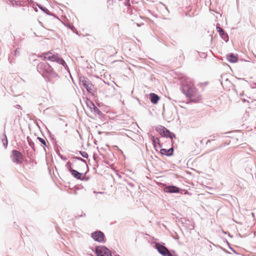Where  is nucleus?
<instances>
[{
	"instance_id": "9d476101",
	"label": "nucleus",
	"mask_w": 256,
	"mask_h": 256,
	"mask_svg": "<svg viewBox=\"0 0 256 256\" xmlns=\"http://www.w3.org/2000/svg\"><path fill=\"white\" fill-rule=\"evenodd\" d=\"M165 191L170 193H178L180 192L178 188L176 186H169L165 188Z\"/></svg>"
},
{
	"instance_id": "6ab92c4d",
	"label": "nucleus",
	"mask_w": 256,
	"mask_h": 256,
	"mask_svg": "<svg viewBox=\"0 0 256 256\" xmlns=\"http://www.w3.org/2000/svg\"><path fill=\"white\" fill-rule=\"evenodd\" d=\"M68 170L71 172V170H73L72 169V167L70 166L68 167Z\"/></svg>"
},
{
	"instance_id": "f257e3e1",
	"label": "nucleus",
	"mask_w": 256,
	"mask_h": 256,
	"mask_svg": "<svg viewBox=\"0 0 256 256\" xmlns=\"http://www.w3.org/2000/svg\"><path fill=\"white\" fill-rule=\"evenodd\" d=\"M182 91L186 96L193 102H199L201 100V96L198 93L194 82L188 78L182 79Z\"/></svg>"
},
{
	"instance_id": "20e7f679",
	"label": "nucleus",
	"mask_w": 256,
	"mask_h": 256,
	"mask_svg": "<svg viewBox=\"0 0 256 256\" xmlns=\"http://www.w3.org/2000/svg\"><path fill=\"white\" fill-rule=\"evenodd\" d=\"M80 80L83 86L86 88L88 92L92 93L94 92V85L87 78L81 76L80 78Z\"/></svg>"
},
{
	"instance_id": "1a4fd4ad",
	"label": "nucleus",
	"mask_w": 256,
	"mask_h": 256,
	"mask_svg": "<svg viewBox=\"0 0 256 256\" xmlns=\"http://www.w3.org/2000/svg\"><path fill=\"white\" fill-rule=\"evenodd\" d=\"M92 237L94 240L98 242H102L104 241V234L100 231H98L92 233Z\"/></svg>"
},
{
	"instance_id": "0eeeda50",
	"label": "nucleus",
	"mask_w": 256,
	"mask_h": 256,
	"mask_svg": "<svg viewBox=\"0 0 256 256\" xmlns=\"http://www.w3.org/2000/svg\"><path fill=\"white\" fill-rule=\"evenodd\" d=\"M96 252L97 256H112L110 250L104 246H97Z\"/></svg>"
},
{
	"instance_id": "ddd939ff",
	"label": "nucleus",
	"mask_w": 256,
	"mask_h": 256,
	"mask_svg": "<svg viewBox=\"0 0 256 256\" xmlns=\"http://www.w3.org/2000/svg\"><path fill=\"white\" fill-rule=\"evenodd\" d=\"M227 60L231 62H236L238 60V56L232 54H228L226 56Z\"/></svg>"
},
{
	"instance_id": "f3484780",
	"label": "nucleus",
	"mask_w": 256,
	"mask_h": 256,
	"mask_svg": "<svg viewBox=\"0 0 256 256\" xmlns=\"http://www.w3.org/2000/svg\"><path fill=\"white\" fill-rule=\"evenodd\" d=\"M38 140L44 146H46V142L44 138H38Z\"/></svg>"
},
{
	"instance_id": "f8f14e48",
	"label": "nucleus",
	"mask_w": 256,
	"mask_h": 256,
	"mask_svg": "<svg viewBox=\"0 0 256 256\" xmlns=\"http://www.w3.org/2000/svg\"><path fill=\"white\" fill-rule=\"evenodd\" d=\"M173 148H170L168 150H166L165 148H162L160 150V153L162 154H165L168 156H171L173 152Z\"/></svg>"
},
{
	"instance_id": "39448f33",
	"label": "nucleus",
	"mask_w": 256,
	"mask_h": 256,
	"mask_svg": "<svg viewBox=\"0 0 256 256\" xmlns=\"http://www.w3.org/2000/svg\"><path fill=\"white\" fill-rule=\"evenodd\" d=\"M156 130L162 136L169 138L172 140L174 138H175L174 134L171 132L169 130L163 126H160L156 127Z\"/></svg>"
},
{
	"instance_id": "aec40b11",
	"label": "nucleus",
	"mask_w": 256,
	"mask_h": 256,
	"mask_svg": "<svg viewBox=\"0 0 256 256\" xmlns=\"http://www.w3.org/2000/svg\"><path fill=\"white\" fill-rule=\"evenodd\" d=\"M117 256V255H116V256Z\"/></svg>"
},
{
	"instance_id": "6e6552de",
	"label": "nucleus",
	"mask_w": 256,
	"mask_h": 256,
	"mask_svg": "<svg viewBox=\"0 0 256 256\" xmlns=\"http://www.w3.org/2000/svg\"><path fill=\"white\" fill-rule=\"evenodd\" d=\"M12 161L17 164H21L23 160V156L22 154L16 150H13L12 152Z\"/></svg>"
},
{
	"instance_id": "2eb2a0df",
	"label": "nucleus",
	"mask_w": 256,
	"mask_h": 256,
	"mask_svg": "<svg viewBox=\"0 0 256 256\" xmlns=\"http://www.w3.org/2000/svg\"><path fill=\"white\" fill-rule=\"evenodd\" d=\"M216 29L220 35L222 36L224 34V31L221 28L220 26H216Z\"/></svg>"
},
{
	"instance_id": "dca6fc26",
	"label": "nucleus",
	"mask_w": 256,
	"mask_h": 256,
	"mask_svg": "<svg viewBox=\"0 0 256 256\" xmlns=\"http://www.w3.org/2000/svg\"><path fill=\"white\" fill-rule=\"evenodd\" d=\"M91 104H92V107H91L90 108H92L94 109V111L95 112H99L98 109L95 106V105L94 104L91 102Z\"/></svg>"
},
{
	"instance_id": "4468645a",
	"label": "nucleus",
	"mask_w": 256,
	"mask_h": 256,
	"mask_svg": "<svg viewBox=\"0 0 256 256\" xmlns=\"http://www.w3.org/2000/svg\"><path fill=\"white\" fill-rule=\"evenodd\" d=\"M72 174L78 180H82V174L81 173L78 172L76 170H71Z\"/></svg>"
},
{
	"instance_id": "f03ea898",
	"label": "nucleus",
	"mask_w": 256,
	"mask_h": 256,
	"mask_svg": "<svg viewBox=\"0 0 256 256\" xmlns=\"http://www.w3.org/2000/svg\"><path fill=\"white\" fill-rule=\"evenodd\" d=\"M38 66V68L42 72V74L47 78L49 82L51 81L50 76L56 75L51 66L48 63L40 62Z\"/></svg>"
},
{
	"instance_id": "a211bd4d",
	"label": "nucleus",
	"mask_w": 256,
	"mask_h": 256,
	"mask_svg": "<svg viewBox=\"0 0 256 256\" xmlns=\"http://www.w3.org/2000/svg\"><path fill=\"white\" fill-rule=\"evenodd\" d=\"M81 155L84 158H88V155L86 152H80Z\"/></svg>"
},
{
	"instance_id": "423d86ee",
	"label": "nucleus",
	"mask_w": 256,
	"mask_h": 256,
	"mask_svg": "<svg viewBox=\"0 0 256 256\" xmlns=\"http://www.w3.org/2000/svg\"><path fill=\"white\" fill-rule=\"evenodd\" d=\"M156 248L158 252L164 256H177L174 252L173 254H171L166 248L159 244H156Z\"/></svg>"
},
{
	"instance_id": "9b49d317",
	"label": "nucleus",
	"mask_w": 256,
	"mask_h": 256,
	"mask_svg": "<svg viewBox=\"0 0 256 256\" xmlns=\"http://www.w3.org/2000/svg\"><path fill=\"white\" fill-rule=\"evenodd\" d=\"M150 101L152 103L156 104L160 100V97L154 93H151L150 94Z\"/></svg>"
},
{
	"instance_id": "7ed1b4c3",
	"label": "nucleus",
	"mask_w": 256,
	"mask_h": 256,
	"mask_svg": "<svg viewBox=\"0 0 256 256\" xmlns=\"http://www.w3.org/2000/svg\"><path fill=\"white\" fill-rule=\"evenodd\" d=\"M38 56L42 58L43 60H48L52 62H56L60 64H63L65 63L64 61L62 58H60L57 54H53L50 52L42 53Z\"/></svg>"
}]
</instances>
